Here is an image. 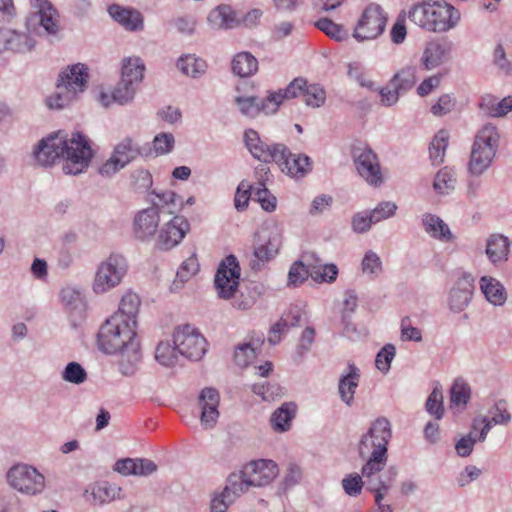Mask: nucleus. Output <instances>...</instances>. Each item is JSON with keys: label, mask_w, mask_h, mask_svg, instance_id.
I'll list each match as a JSON object with an SVG mask.
<instances>
[{"label": "nucleus", "mask_w": 512, "mask_h": 512, "mask_svg": "<svg viewBox=\"0 0 512 512\" xmlns=\"http://www.w3.org/2000/svg\"><path fill=\"white\" fill-rule=\"evenodd\" d=\"M499 142L500 133L494 124H484L476 132L468 163L470 174L480 176L488 170L498 151Z\"/></svg>", "instance_id": "423d86ee"}, {"label": "nucleus", "mask_w": 512, "mask_h": 512, "mask_svg": "<svg viewBox=\"0 0 512 512\" xmlns=\"http://www.w3.org/2000/svg\"><path fill=\"white\" fill-rule=\"evenodd\" d=\"M315 26L336 41L348 38L347 30L342 25L336 24L328 18H320L315 22Z\"/></svg>", "instance_id": "8fccbe9b"}, {"label": "nucleus", "mask_w": 512, "mask_h": 512, "mask_svg": "<svg viewBox=\"0 0 512 512\" xmlns=\"http://www.w3.org/2000/svg\"><path fill=\"white\" fill-rule=\"evenodd\" d=\"M111 315L100 326L97 334V346L107 355H118V371L123 376H133L142 359L140 343L137 338V326Z\"/></svg>", "instance_id": "7ed1b4c3"}, {"label": "nucleus", "mask_w": 512, "mask_h": 512, "mask_svg": "<svg viewBox=\"0 0 512 512\" xmlns=\"http://www.w3.org/2000/svg\"><path fill=\"white\" fill-rule=\"evenodd\" d=\"M61 378L67 383L80 385L87 380L88 375L80 363L72 361L69 362L63 369Z\"/></svg>", "instance_id": "09e8293b"}, {"label": "nucleus", "mask_w": 512, "mask_h": 512, "mask_svg": "<svg viewBox=\"0 0 512 512\" xmlns=\"http://www.w3.org/2000/svg\"><path fill=\"white\" fill-rule=\"evenodd\" d=\"M235 501L228 498L226 492L222 489L219 492H215L210 504V512H226L230 505Z\"/></svg>", "instance_id": "774afa93"}, {"label": "nucleus", "mask_w": 512, "mask_h": 512, "mask_svg": "<svg viewBox=\"0 0 512 512\" xmlns=\"http://www.w3.org/2000/svg\"><path fill=\"white\" fill-rule=\"evenodd\" d=\"M89 68L86 64L76 63L67 66L58 76L56 90L46 98L50 109H63L76 101L88 84Z\"/></svg>", "instance_id": "39448f33"}, {"label": "nucleus", "mask_w": 512, "mask_h": 512, "mask_svg": "<svg viewBox=\"0 0 512 512\" xmlns=\"http://www.w3.org/2000/svg\"><path fill=\"white\" fill-rule=\"evenodd\" d=\"M353 162L358 175L370 186L379 187L385 181V174L377 154L367 145L355 146Z\"/></svg>", "instance_id": "1a4fd4ad"}, {"label": "nucleus", "mask_w": 512, "mask_h": 512, "mask_svg": "<svg viewBox=\"0 0 512 512\" xmlns=\"http://www.w3.org/2000/svg\"><path fill=\"white\" fill-rule=\"evenodd\" d=\"M153 194L156 200L152 207H157L159 213L166 209L169 214H174L184 206L182 198L173 191L153 192Z\"/></svg>", "instance_id": "58836bf2"}, {"label": "nucleus", "mask_w": 512, "mask_h": 512, "mask_svg": "<svg viewBox=\"0 0 512 512\" xmlns=\"http://www.w3.org/2000/svg\"><path fill=\"white\" fill-rule=\"evenodd\" d=\"M131 179L134 188L138 191H146L153 184L152 175L146 169H136L131 174Z\"/></svg>", "instance_id": "338daca9"}, {"label": "nucleus", "mask_w": 512, "mask_h": 512, "mask_svg": "<svg viewBox=\"0 0 512 512\" xmlns=\"http://www.w3.org/2000/svg\"><path fill=\"white\" fill-rule=\"evenodd\" d=\"M361 268L364 274L375 278L382 272V261L377 253L369 250L363 257Z\"/></svg>", "instance_id": "13d9d810"}, {"label": "nucleus", "mask_w": 512, "mask_h": 512, "mask_svg": "<svg viewBox=\"0 0 512 512\" xmlns=\"http://www.w3.org/2000/svg\"><path fill=\"white\" fill-rule=\"evenodd\" d=\"M244 142L251 155L261 162L270 163L274 162L275 159H282L283 144L267 143L263 141L258 132L253 129L245 131Z\"/></svg>", "instance_id": "f3484780"}, {"label": "nucleus", "mask_w": 512, "mask_h": 512, "mask_svg": "<svg viewBox=\"0 0 512 512\" xmlns=\"http://www.w3.org/2000/svg\"><path fill=\"white\" fill-rule=\"evenodd\" d=\"M140 148L133 139L126 137L122 139L113 149L111 154L124 168L138 157Z\"/></svg>", "instance_id": "e433bc0d"}, {"label": "nucleus", "mask_w": 512, "mask_h": 512, "mask_svg": "<svg viewBox=\"0 0 512 512\" xmlns=\"http://www.w3.org/2000/svg\"><path fill=\"white\" fill-rule=\"evenodd\" d=\"M32 155L36 163L43 167H51L57 160L62 159L63 173L76 176L87 171L94 151L89 138L81 132L69 134L58 130L39 140Z\"/></svg>", "instance_id": "f257e3e1"}, {"label": "nucleus", "mask_w": 512, "mask_h": 512, "mask_svg": "<svg viewBox=\"0 0 512 512\" xmlns=\"http://www.w3.org/2000/svg\"><path fill=\"white\" fill-rule=\"evenodd\" d=\"M424 231L433 239L440 242H453L455 239L448 224L439 216L432 213H424L421 216Z\"/></svg>", "instance_id": "a878e982"}, {"label": "nucleus", "mask_w": 512, "mask_h": 512, "mask_svg": "<svg viewBox=\"0 0 512 512\" xmlns=\"http://www.w3.org/2000/svg\"><path fill=\"white\" fill-rule=\"evenodd\" d=\"M391 437L392 430L389 420L379 417L372 422L358 443L359 456L366 460L361 472L366 479L367 489L375 493V503L379 512H392L389 504L382 503L384 496L391 488V480H383L380 476V472L387 463L388 444Z\"/></svg>", "instance_id": "f03ea898"}, {"label": "nucleus", "mask_w": 512, "mask_h": 512, "mask_svg": "<svg viewBox=\"0 0 512 512\" xmlns=\"http://www.w3.org/2000/svg\"><path fill=\"white\" fill-rule=\"evenodd\" d=\"M337 275L338 268L335 264L315 265L310 269L311 278L318 283H332L336 280Z\"/></svg>", "instance_id": "864d4df0"}, {"label": "nucleus", "mask_w": 512, "mask_h": 512, "mask_svg": "<svg viewBox=\"0 0 512 512\" xmlns=\"http://www.w3.org/2000/svg\"><path fill=\"white\" fill-rule=\"evenodd\" d=\"M189 229L190 224L187 219L175 215L158 230L155 247L162 251L171 250L181 243Z\"/></svg>", "instance_id": "4468645a"}, {"label": "nucleus", "mask_w": 512, "mask_h": 512, "mask_svg": "<svg viewBox=\"0 0 512 512\" xmlns=\"http://www.w3.org/2000/svg\"><path fill=\"white\" fill-rule=\"evenodd\" d=\"M177 68L186 76L200 78L207 70V63L196 54H183L177 60Z\"/></svg>", "instance_id": "72a5a7b5"}, {"label": "nucleus", "mask_w": 512, "mask_h": 512, "mask_svg": "<svg viewBox=\"0 0 512 512\" xmlns=\"http://www.w3.org/2000/svg\"><path fill=\"white\" fill-rule=\"evenodd\" d=\"M160 214L157 207L139 211L134 218L133 233L138 240L149 241L158 230Z\"/></svg>", "instance_id": "4be33fe9"}, {"label": "nucleus", "mask_w": 512, "mask_h": 512, "mask_svg": "<svg viewBox=\"0 0 512 512\" xmlns=\"http://www.w3.org/2000/svg\"><path fill=\"white\" fill-rule=\"evenodd\" d=\"M38 14L40 25L50 34H55L58 30V15L56 10L47 1H41Z\"/></svg>", "instance_id": "a18cd8bd"}, {"label": "nucleus", "mask_w": 512, "mask_h": 512, "mask_svg": "<svg viewBox=\"0 0 512 512\" xmlns=\"http://www.w3.org/2000/svg\"><path fill=\"white\" fill-rule=\"evenodd\" d=\"M7 482L10 487L27 496H37L46 488L45 476L34 466L16 464L7 472Z\"/></svg>", "instance_id": "6e6552de"}, {"label": "nucleus", "mask_w": 512, "mask_h": 512, "mask_svg": "<svg viewBox=\"0 0 512 512\" xmlns=\"http://www.w3.org/2000/svg\"><path fill=\"white\" fill-rule=\"evenodd\" d=\"M282 243V234L274 227L268 234L267 241L254 249V256L261 262L273 259L279 252Z\"/></svg>", "instance_id": "473e14b6"}, {"label": "nucleus", "mask_w": 512, "mask_h": 512, "mask_svg": "<svg viewBox=\"0 0 512 512\" xmlns=\"http://www.w3.org/2000/svg\"><path fill=\"white\" fill-rule=\"evenodd\" d=\"M397 210V205L394 202L383 201L379 203L370 214L373 220L378 223L382 220H386L395 215Z\"/></svg>", "instance_id": "69168bd1"}, {"label": "nucleus", "mask_w": 512, "mask_h": 512, "mask_svg": "<svg viewBox=\"0 0 512 512\" xmlns=\"http://www.w3.org/2000/svg\"><path fill=\"white\" fill-rule=\"evenodd\" d=\"M481 108L486 110L490 116L501 117L512 110V97L508 96L502 100L495 98H483L480 104Z\"/></svg>", "instance_id": "c03bdc74"}, {"label": "nucleus", "mask_w": 512, "mask_h": 512, "mask_svg": "<svg viewBox=\"0 0 512 512\" xmlns=\"http://www.w3.org/2000/svg\"><path fill=\"white\" fill-rule=\"evenodd\" d=\"M242 470L252 487L267 486L271 484L279 474L277 463L270 459L250 461L242 467Z\"/></svg>", "instance_id": "dca6fc26"}, {"label": "nucleus", "mask_w": 512, "mask_h": 512, "mask_svg": "<svg viewBox=\"0 0 512 512\" xmlns=\"http://www.w3.org/2000/svg\"><path fill=\"white\" fill-rule=\"evenodd\" d=\"M417 66L406 65L401 68L390 80V84L402 92L409 91L417 82Z\"/></svg>", "instance_id": "a19ab883"}, {"label": "nucleus", "mask_w": 512, "mask_h": 512, "mask_svg": "<svg viewBox=\"0 0 512 512\" xmlns=\"http://www.w3.org/2000/svg\"><path fill=\"white\" fill-rule=\"evenodd\" d=\"M283 102L282 90L271 92L265 99L255 96L237 95L234 104L237 110L245 117L254 118L260 112L265 114L275 113Z\"/></svg>", "instance_id": "ddd939ff"}, {"label": "nucleus", "mask_w": 512, "mask_h": 512, "mask_svg": "<svg viewBox=\"0 0 512 512\" xmlns=\"http://www.w3.org/2000/svg\"><path fill=\"white\" fill-rule=\"evenodd\" d=\"M232 70L240 77H249L258 70V61L248 52L238 53L232 60Z\"/></svg>", "instance_id": "ea45409f"}, {"label": "nucleus", "mask_w": 512, "mask_h": 512, "mask_svg": "<svg viewBox=\"0 0 512 512\" xmlns=\"http://www.w3.org/2000/svg\"><path fill=\"white\" fill-rule=\"evenodd\" d=\"M471 398V387L463 379H456L450 389V406L452 409L462 411Z\"/></svg>", "instance_id": "4c0bfd02"}, {"label": "nucleus", "mask_w": 512, "mask_h": 512, "mask_svg": "<svg viewBox=\"0 0 512 512\" xmlns=\"http://www.w3.org/2000/svg\"><path fill=\"white\" fill-rule=\"evenodd\" d=\"M175 144V139L172 133H159L157 134L152 142L153 150L155 154L165 155L172 151Z\"/></svg>", "instance_id": "e2e57ef3"}, {"label": "nucleus", "mask_w": 512, "mask_h": 512, "mask_svg": "<svg viewBox=\"0 0 512 512\" xmlns=\"http://www.w3.org/2000/svg\"><path fill=\"white\" fill-rule=\"evenodd\" d=\"M128 270L126 258L118 253L110 254L96 269L92 289L96 294H104L116 288L123 281Z\"/></svg>", "instance_id": "0eeeda50"}, {"label": "nucleus", "mask_w": 512, "mask_h": 512, "mask_svg": "<svg viewBox=\"0 0 512 512\" xmlns=\"http://www.w3.org/2000/svg\"><path fill=\"white\" fill-rule=\"evenodd\" d=\"M456 177L451 169L444 167L435 175L433 188L441 195H447L455 188Z\"/></svg>", "instance_id": "49530a36"}, {"label": "nucleus", "mask_w": 512, "mask_h": 512, "mask_svg": "<svg viewBox=\"0 0 512 512\" xmlns=\"http://www.w3.org/2000/svg\"><path fill=\"white\" fill-rule=\"evenodd\" d=\"M448 141L449 134L445 130H440L432 139L429 146V155L433 165H440L443 163Z\"/></svg>", "instance_id": "37998d69"}, {"label": "nucleus", "mask_w": 512, "mask_h": 512, "mask_svg": "<svg viewBox=\"0 0 512 512\" xmlns=\"http://www.w3.org/2000/svg\"><path fill=\"white\" fill-rule=\"evenodd\" d=\"M109 15L125 29L136 31L143 28V18L135 9L113 4L108 8Z\"/></svg>", "instance_id": "cd10ccee"}, {"label": "nucleus", "mask_w": 512, "mask_h": 512, "mask_svg": "<svg viewBox=\"0 0 512 512\" xmlns=\"http://www.w3.org/2000/svg\"><path fill=\"white\" fill-rule=\"evenodd\" d=\"M453 43L447 39H432L425 44L420 63L427 71L440 67L451 58Z\"/></svg>", "instance_id": "6ab92c4d"}, {"label": "nucleus", "mask_w": 512, "mask_h": 512, "mask_svg": "<svg viewBox=\"0 0 512 512\" xmlns=\"http://www.w3.org/2000/svg\"><path fill=\"white\" fill-rule=\"evenodd\" d=\"M395 355L396 347L393 344L384 345L376 355L375 365L377 369L383 374H387Z\"/></svg>", "instance_id": "4d7b16f0"}, {"label": "nucleus", "mask_w": 512, "mask_h": 512, "mask_svg": "<svg viewBox=\"0 0 512 512\" xmlns=\"http://www.w3.org/2000/svg\"><path fill=\"white\" fill-rule=\"evenodd\" d=\"M34 46L35 41L30 35L10 29H0V52L25 53L31 51Z\"/></svg>", "instance_id": "b1692460"}, {"label": "nucleus", "mask_w": 512, "mask_h": 512, "mask_svg": "<svg viewBox=\"0 0 512 512\" xmlns=\"http://www.w3.org/2000/svg\"><path fill=\"white\" fill-rule=\"evenodd\" d=\"M198 270L199 263L196 254L194 253L182 262L181 266L177 271L176 280L173 282V286L177 288L178 282L182 284L185 283L192 276H194L198 272Z\"/></svg>", "instance_id": "3c124183"}, {"label": "nucleus", "mask_w": 512, "mask_h": 512, "mask_svg": "<svg viewBox=\"0 0 512 512\" xmlns=\"http://www.w3.org/2000/svg\"><path fill=\"white\" fill-rule=\"evenodd\" d=\"M342 488L344 492L351 497L360 495L364 484L367 486L366 479L363 475L357 473H350L342 479Z\"/></svg>", "instance_id": "5fc2aeb1"}, {"label": "nucleus", "mask_w": 512, "mask_h": 512, "mask_svg": "<svg viewBox=\"0 0 512 512\" xmlns=\"http://www.w3.org/2000/svg\"><path fill=\"white\" fill-rule=\"evenodd\" d=\"M256 357L255 348L250 343L240 344L234 352L235 363L240 367L248 366Z\"/></svg>", "instance_id": "0e129e2a"}, {"label": "nucleus", "mask_w": 512, "mask_h": 512, "mask_svg": "<svg viewBox=\"0 0 512 512\" xmlns=\"http://www.w3.org/2000/svg\"><path fill=\"white\" fill-rule=\"evenodd\" d=\"M180 353L176 345L169 340L160 341L155 350V359L165 367H172L178 362Z\"/></svg>", "instance_id": "79ce46f5"}, {"label": "nucleus", "mask_w": 512, "mask_h": 512, "mask_svg": "<svg viewBox=\"0 0 512 512\" xmlns=\"http://www.w3.org/2000/svg\"><path fill=\"white\" fill-rule=\"evenodd\" d=\"M282 148V159L274 160L282 172L293 178H302L311 171V160L307 155L293 154L284 144Z\"/></svg>", "instance_id": "5701e85b"}, {"label": "nucleus", "mask_w": 512, "mask_h": 512, "mask_svg": "<svg viewBox=\"0 0 512 512\" xmlns=\"http://www.w3.org/2000/svg\"><path fill=\"white\" fill-rule=\"evenodd\" d=\"M141 300L138 294L127 291L121 298L118 310L112 315H119L120 319L129 321L130 324L137 326V316L139 313Z\"/></svg>", "instance_id": "2f4dec72"}, {"label": "nucleus", "mask_w": 512, "mask_h": 512, "mask_svg": "<svg viewBox=\"0 0 512 512\" xmlns=\"http://www.w3.org/2000/svg\"><path fill=\"white\" fill-rule=\"evenodd\" d=\"M284 99L302 97L305 104L309 107H321L326 100V92L319 84H308L303 78L294 79L284 90H282Z\"/></svg>", "instance_id": "2eb2a0df"}, {"label": "nucleus", "mask_w": 512, "mask_h": 512, "mask_svg": "<svg viewBox=\"0 0 512 512\" xmlns=\"http://www.w3.org/2000/svg\"><path fill=\"white\" fill-rule=\"evenodd\" d=\"M250 189L251 194L265 211L272 212L276 209V197L270 193L263 183H257L256 186L250 187Z\"/></svg>", "instance_id": "603ef678"}, {"label": "nucleus", "mask_w": 512, "mask_h": 512, "mask_svg": "<svg viewBox=\"0 0 512 512\" xmlns=\"http://www.w3.org/2000/svg\"><path fill=\"white\" fill-rule=\"evenodd\" d=\"M207 21L212 29H229L236 23L235 13L228 5H219L208 15Z\"/></svg>", "instance_id": "c9c22d12"}, {"label": "nucleus", "mask_w": 512, "mask_h": 512, "mask_svg": "<svg viewBox=\"0 0 512 512\" xmlns=\"http://www.w3.org/2000/svg\"><path fill=\"white\" fill-rule=\"evenodd\" d=\"M474 278L469 273H463L449 290L447 304L453 313L464 311L472 300Z\"/></svg>", "instance_id": "a211bd4d"}, {"label": "nucleus", "mask_w": 512, "mask_h": 512, "mask_svg": "<svg viewBox=\"0 0 512 512\" xmlns=\"http://www.w3.org/2000/svg\"><path fill=\"white\" fill-rule=\"evenodd\" d=\"M251 487L252 485L241 469L229 474L223 490L228 495V498L230 497V499L236 501L239 497L246 494Z\"/></svg>", "instance_id": "f704fd0d"}, {"label": "nucleus", "mask_w": 512, "mask_h": 512, "mask_svg": "<svg viewBox=\"0 0 512 512\" xmlns=\"http://www.w3.org/2000/svg\"><path fill=\"white\" fill-rule=\"evenodd\" d=\"M359 379L360 370L354 364L349 363L345 373L340 377L338 385L340 398L349 406L353 402Z\"/></svg>", "instance_id": "c85d7f7f"}, {"label": "nucleus", "mask_w": 512, "mask_h": 512, "mask_svg": "<svg viewBox=\"0 0 512 512\" xmlns=\"http://www.w3.org/2000/svg\"><path fill=\"white\" fill-rule=\"evenodd\" d=\"M387 19V14L380 5L369 4L357 22L353 37L359 42L378 38L385 30Z\"/></svg>", "instance_id": "9b49d317"}, {"label": "nucleus", "mask_w": 512, "mask_h": 512, "mask_svg": "<svg viewBox=\"0 0 512 512\" xmlns=\"http://www.w3.org/2000/svg\"><path fill=\"white\" fill-rule=\"evenodd\" d=\"M114 93L115 103L118 105H126L133 101L138 88L129 85L120 79L118 84L112 89Z\"/></svg>", "instance_id": "6e6d98bb"}, {"label": "nucleus", "mask_w": 512, "mask_h": 512, "mask_svg": "<svg viewBox=\"0 0 512 512\" xmlns=\"http://www.w3.org/2000/svg\"><path fill=\"white\" fill-rule=\"evenodd\" d=\"M145 65L141 58L136 56L125 57L121 65V80L139 88L144 78Z\"/></svg>", "instance_id": "c756f323"}, {"label": "nucleus", "mask_w": 512, "mask_h": 512, "mask_svg": "<svg viewBox=\"0 0 512 512\" xmlns=\"http://www.w3.org/2000/svg\"><path fill=\"white\" fill-rule=\"evenodd\" d=\"M479 288L485 299L494 306H503L507 300V291L504 285L492 276H482L479 279Z\"/></svg>", "instance_id": "bb28decb"}, {"label": "nucleus", "mask_w": 512, "mask_h": 512, "mask_svg": "<svg viewBox=\"0 0 512 512\" xmlns=\"http://www.w3.org/2000/svg\"><path fill=\"white\" fill-rule=\"evenodd\" d=\"M62 304L71 312L81 311L84 308L83 295L75 287L66 286L60 292Z\"/></svg>", "instance_id": "de8ad7c7"}, {"label": "nucleus", "mask_w": 512, "mask_h": 512, "mask_svg": "<svg viewBox=\"0 0 512 512\" xmlns=\"http://www.w3.org/2000/svg\"><path fill=\"white\" fill-rule=\"evenodd\" d=\"M310 275V269L302 261L294 262L288 272V286L296 287L302 284Z\"/></svg>", "instance_id": "052dcab7"}, {"label": "nucleus", "mask_w": 512, "mask_h": 512, "mask_svg": "<svg viewBox=\"0 0 512 512\" xmlns=\"http://www.w3.org/2000/svg\"><path fill=\"white\" fill-rule=\"evenodd\" d=\"M509 252L508 237L502 234H491L487 238L485 254L494 267L502 266L508 260Z\"/></svg>", "instance_id": "393cba45"}, {"label": "nucleus", "mask_w": 512, "mask_h": 512, "mask_svg": "<svg viewBox=\"0 0 512 512\" xmlns=\"http://www.w3.org/2000/svg\"><path fill=\"white\" fill-rule=\"evenodd\" d=\"M347 74L349 78L356 81L360 86L369 90L375 89L374 82L368 77L364 67L358 63L353 62L348 65Z\"/></svg>", "instance_id": "bf43d9fd"}, {"label": "nucleus", "mask_w": 512, "mask_h": 512, "mask_svg": "<svg viewBox=\"0 0 512 512\" xmlns=\"http://www.w3.org/2000/svg\"><path fill=\"white\" fill-rule=\"evenodd\" d=\"M173 344L181 356L190 360H200L207 351V342L197 328L186 324L173 332Z\"/></svg>", "instance_id": "9d476101"}, {"label": "nucleus", "mask_w": 512, "mask_h": 512, "mask_svg": "<svg viewBox=\"0 0 512 512\" xmlns=\"http://www.w3.org/2000/svg\"><path fill=\"white\" fill-rule=\"evenodd\" d=\"M425 406L430 415L438 420L441 419L444 413L442 392L437 388L433 389L428 396Z\"/></svg>", "instance_id": "680f3d73"}, {"label": "nucleus", "mask_w": 512, "mask_h": 512, "mask_svg": "<svg viewBox=\"0 0 512 512\" xmlns=\"http://www.w3.org/2000/svg\"><path fill=\"white\" fill-rule=\"evenodd\" d=\"M84 500L94 506H101L124 498L122 488L108 481H97L86 486Z\"/></svg>", "instance_id": "aec40b11"}, {"label": "nucleus", "mask_w": 512, "mask_h": 512, "mask_svg": "<svg viewBox=\"0 0 512 512\" xmlns=\"http://www.w3.org/2000/svg\"><path fill=\"white\" fill-rule=\"evenodd\" d=\"M297 406L293 402L283 403L277 408L270 417L272 429L277 433H283L290 430L292 421L296 416Z\"/></svg>", "instance_id": "7c9ffc66"}, {"label": "nucleus", "mask_w": 512, "mask_h": 512, "mask_svg": "<svg viewBox=\"0 0 512 512\" xmlns=\"http://www.w3.org/2000/svg\"><path fill=\"white\" fill-rule=\"evenodd\" d=\"M220 395L214 388L207 387L201 390L198 397L200 409V422L204 429L213 428L219 418Z\"/></svg>", "instance_id": "412c9836"}, {"label": "nucleus", "mask_w": 512, "mask_h": 512, "mask_svg": "<svg viewBox=\"0 0 512 512\" xmlns=\"http://www.w3.org/2000/svg\"><path fill=\"white\" fill-rule=\"evenodd\" d=\"M241 269L234 255L226 256L219 264L214 285L219 298L229 300L234 297L240 283Z\"/></svg>", "instance_id": "f8f14e48"}, {"label": "nucleus", "mask_w": 512, "mask_h": 512, "mask_svg": "<svg viewBox=\"0 0 512 512\" xmlns=\"http://www.w3.org/2000/svg\"><path fill=\"white\" fill-rule=\"evenodd\" d=\"M408 18L428 32L444 33L458 25L461 14L451 4L435 1L414 5L409 10Z\"/></svg>", "instance_id": "20e7f679"}]
</instances>
